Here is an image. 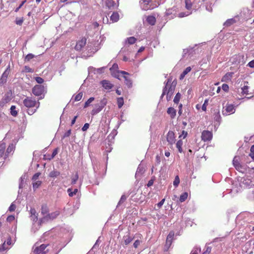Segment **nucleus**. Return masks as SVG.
Returning <instances> with one entry per match:
<instances>
[{"instance_id":"2","label":"nucleus","mask_w":254,"mask_h":254,"mask_svg":"<svg viewBox=\"0 0 254 254\" xmlns=\"http://www.w3.org/2000/svg\"><path fill=\"white\" fill-rule=\"evenodd\" d=\"M60 214L59 211H56L54 212L49 213L47 215L43 216L41 219L39 220V224L41 225L43 223L48 221L51 220H53L56 218Z\"/></svg>"},{"instance_id":"32","label":"nucleus","mask_w":254,"mask_h":254,"mask_svg":"<svg viewBox=\"0 0 254 254\" xmlns=\"http://www.w3.org/2000/svg\"><path fill=\"white\" fill-rule=\"evenodd\" d=\"M60 175V172L57 171H53L49 174V176L51 178H55Z\"/></svg>"},{"instance_id":"41","label":"nucleus","mask_w":254,"mask_h":254,"mask_svg":"<svg viewBox=\"0 0 254 254\" xmlns=\"http://www.w3.org/2000/svg\"><path fill=\"white\" fill-rule=\"evenodd\" d=\"M181 94L180 93H178L176 95V96H175V98L174 99V103H176V104H178L179 103L180 99H181Z\"/></svg>"},{"instance_id":"34","label":"nucleus","mask_w":254,"mask_h":254,"mask_svg":"<svg viewBox=\"0 0 254 254\" xmlns=\"http://www.w3.org/2000/svg\"><path fill=\"white\" fill-rule=\"evenodd\" d=\"M10 114L14 117H16L17 115V112L16 110V107L15 106H12L10 107Z\"/></svg>"},{"instance_id":"58","label":"nucleus","mask_w":254,"mask_h":254,"mask_svg":"<svg viewBox=\"0 0 254 254\" xmlns=\"http://www.w3.org/2000/svg\"><path fill=\"white\" fill-rule=\"evenodd\" d=\"M222 88L224 91H228L229 90V86L227 84H223L222 85Z\"/></svg>"},{"instance_id":"5","label":"nucleus","mask_w":254,"mask_h":254,"mask_svg":"<svg viewBox=\"0 0 254 254\" xmlns=\"http://www.w3.org/2000/svg\"><path fill=\"white\" fill-rule=\"evenodd\" d=\"M45 91V88L42 85H36L32 88V93L36 96H41Z\"/></svg>"},{"instance_id":"23","label":"nucleus","mask_w":254,"mask_h":254,"mask_svg":"<svg viewBox=\"0 0 254 254\" xmlns=\"http://www.w3.org/2000/svg\"><path fill=\"white\" fill-rule=\"evenodd\" d=\"M123 239H124V244L126 245H127L128 244H129L131 242V241L133 240V238H131L129 235H127V236H125L123 237Z\"/></svg>"},{"instance_id":"42","label":"nucleus","mask_w":254,"mask_h":254,"mask_svg":"<svg viewBox=\"0 0 254 254\" xmlns=\"http://www.w3.org/2000/svg\"><path fill=\"white\" fill-rule=\"evenodd\" d=\"M94 100V97H90L88 100L85 103L84 108H87L90 105V104Z\"/></svg>"},{"instance_id":"12","label":"nucleus","mask_w":254,"mask_h":254,"mask_svg":"<svg viewBox=\"0 0 254 254\" xmlns=\"http://www.w3.org/2000/svg\"><path fill=\"white\" fill-rule=\"evenodd\" d=\"M233 164L236 170L239 171H242L243 169V167L241 165L239 162V157L238 156H235L233 160Z\"/></svg>"},{"instance_id":"49","label":"nucleus","mask_w":254,"mask_h":254,"mask_svg":"<svg viewBox=\"0 0 254 254\" xmlns=\"http://www.w3.org/2000/svg\"><path fill=\"white\" fill-rule=\"evenodd\" d=\"M41 175V173L40 172H37L36 173H35L32 177V180L33 181H36L39 177Z\"/></svg>"},{"instance_id":"43","label":"nucleus","mask_w":254,"mask_h":254,"mask_svg":"<svg viewBox=\"0 0 254 254\" xmlns=\"http://www.w3.org/2000/svg\"><path fill=\"white\" fill-rule=\"evenodd\" d=\"M127 197L126 196V195H125L124 194L122 195L120 198V200H119V201L118 203V205H120L121 204H122L123 203H124L127 199Z\"/></svg>"},{"instance_id":"3","label":"nucleus","mask_w":254,"mask_h":254,"mask_svg":"<svg viewBox=\"0 0 254 254\" xmlns=\"http://www.w3.org/2000/svg\"><path fill=\"white\" fill-rule=\"evenodd\" d=\"M24 105L27 108H32L36 107L38 108L39 106V102H37L36 101L33 99L32 97H26L23 101Z\"/></svg>"},{"instance_id":"1","label":"nucleus","mask_w":254,"mask_h":254,"mask_svg":"<svg viewBox=\"0 0 254 254\" xmlns=\"http://www.w3.org/2000/svg\"><path fill=\"white\" fill-rule=\"evenodd\" d=\"M168 82L169 81L166 83L161 95V97H163L165 95H166V99L168 101L171 99L175 89V88L171 85L169 84Z\"/></svg>"},{"instance_id":"47","label":"nucleus","mask_w":254,"mask_h":254,"mask_svg":"<svg viewBox=\"0 0 254 254\" xmlns=\"http://www.w3.org/2000/svg\"><path fill=\"white\" fill-rule=\"evenodd\" d=\"M191 12H187V13L186 12H182L179 13L178 16L180 18H182L187 16L189 15L190 14H191Z\"/></svg>"},{"instance_id":"27","label":"nucleus","mask_w":254,"mask_h":254,"mask_svg":"<svg viewBox=\"0 0 254 254\" xmlns=\"http://www.w3.org/2000/svg\"><path fill=\"white\" fill-rule=\"evenodd\" d=\"M188 197V192H184L180 195L179 200L181 202H184L187 199Z\"/></svg>"},{"instance_id":"37","label":"nucleus","mask_w":254,"mask_h":254,"mask_svg":"<svg viewBox=\"0 0 254 254\" xmlns=\"http://www.w3.org/2000/svg\"><path fill=\"white\" fill-rule=\"evenodd\" d=\"M42 182L40 181H38L36 182L33 183L32 186L34 190L38 189L41 185Z\"/></svg>"},{"instance_id":"9","label":"nucleus","mask_w":254,"mask_h":254,"mask_svg":"<svg viewBox=\"0 0 254 254\" xmlns=\"http://www.w3.org/2000/svg\"><path fill=\"white\" fill-rule=\"evenodd\" d=\"M212 133L208 130H203L201 133V139L204 141H209L212 138Z\"/></svg>"},{"instance_id":"44","label":"nucleus","mask_w":254,"mask_h":254,"mask_svg":"<svg viewBox=\"0 0 254 254\" xmlns=\"http://www.w3.org/2000/svg\"><path fill=\"white\" fill-rule=\"evenodd\" d=\"M78 179V173H76L75 176L71 178V184L74 185L76 184L77 181Z\"/></svg>"},{"instance_id":"10","label":"nucleus","mask_w":254,"mask_h":254,"mask_svg":"<svg viewBox=\"0 0 254 254\" xmlns=\"http://www.w3.org/2000/svg\"><path fill=\"white\" fill-rule=\"evenodd\" d=\"M47 246L48 245L42 244L39 247H36L33 252L35 254H46V251L45 249Z\"/></svg>"},{"instance_id":"45","label":"nucleus","mask_w":254,"mask_h":254,"mask_svg":"<svg viewBox=\"0 0 254 254\" xmlns=\"http://www.w3.org/2000/svg\"><path fill=\"white\" fill-rule=\"evenodd\" d=\"M249 156L254 161V145H252L251 147Z\"/></svg>"},{"instance_id":"38","label":"nucleus","mask_w":254,"mask_h":254,"mask_svg":"<svg viewBox=\"0 0 254 254\" xmlns=\"http://www.w3.org/2000/svg\"><path fill=\"white\" fill-rule=\"evenodd\" d=\"M235 22V20L234 19H229L224 23L226 26H229Z\"/></svg>"},{"instance_id":"50","label":"nucleus","mask_w":254,"mask_h":254,"mask_svg":"<svg viewBox=\"0 0 254 254\" xmlns=\"http://www.w3.org/2000/svg\"><path fill=\"white\" fill-rule=\"evenodd\" d=\"M8 249V247H6L5 242H4L0 246V251H4Z\"/></svg>"},{"instance_id":"26","label":"nucleus","mask_w":254,"mask_h":254,"mask_svg":"<svg viewBox=\"0 0 254 254\" xmlns=\"http://www.w3.org/2000/svg\"><path fill=\"white\" fill-rule=\"evenodd\" d=\"M183 141L181 140H178L176 143V147L178 149V151L180 153H182L183 152L182 145H183Z\"/></svg>"},{"instance_id":"64","label":"nucleus","mask_w":254,"mask_h":254,"mask_svg":"<svg viewBox=\"0 0 254 254\" xmlns=\"http://www.w3.org/2000/svg\"><path fill=\"white\" fill-rule=\"evenodd\" d=\"M70 134H71V130L69 129L64 134V137H68Z\"/></svg>"},{"instance_id":"16","label":"nucleus","mask_w":254,"mask_h":254,"mask_svg":"<svg viewBox=\"0 0 254 254\" xmlns=\"http://www.w3.org/2000/svg\"><path fill=\"white\" fill-rule=\"evenodd\" d=\"M233 74L234 73L232 72H227L222 77V81L224 82H228L229 81H230L231 80Z\"/></svg>"},{"instance_id":"48","label":"nucleus","mask_w":254,"mask_h":254,"mask_svg":"<svg viewBox=\"0 0 254 254\" xmlns=\"http://www.w3.org/2000/svg\"><path fill=\"white\" fill-rule=\"evenodd\" d=\"M34 55L32 54H28L25 58V61H29L34 58Z\"/></svg>"},{"instance_id":"22","label":"nucleus","mask_w":254,"mask_h":254,"mask_svg":"<svg viewBox=\"0 0 254 254\" xmlns=\"http://www.w3.org/2000/svg\"><path fill=\"white\" fill-rule=\"evenodd\" d=\"M146 21L149 24L154 25L156 23V18L153 16H148L146 18Z\"/></svg>"},{"instance_id":"8","label":"nucleus","mask_w":254,"mask_h":254,"mask_svg":"<svg viewBox=\"0 0 254 254\" xmlns=\"http://www.w3.org/2000/svg\"><path fill=\"white\" fill-rule=\"evenodd\" d=\"M87 39L85 37H82L78 40L75 46V50L76 51H81L82 49L85 46Z\"/></svg>"},{"instance_id":"60","label":"nucleus","mask_w":254,"mask_h":254,"mask_svg":"<svg viewBox=\"0 0 254 254\" xmlns=\"http://www.w3.org/2000/svg\"><path fill=\"white\" fill-rule=\"evenodd\" d=\"M26 0H24L22 1L19 6L15 9V12H17L19 9L23 6V5L26 2Z\"/></svg>"},{"instance_id":"61","label":"nucleus","mask_w":254,"mask_h":254,"mask_svg":"<svg viewBox=\"0 0 254 254\" xmlns=\"http://www.w3.org/2000/svg\"><path fill=\"white\" fill-rule=\"evenodd\" d=\"M191 69L190 66H188L184 70L183 72L184 74H187L191 70Z\"/></svg>"},{"instance_id":"6","label":"nucleus","mask_w":254,"mask_h":254,"mask_svg":"<svg viewBox=\"0 0 254 254\" xmlns=\"http://www.w3.org/2000/svg\"><path fill=\"white\" fill-rule=\"evenodd\" d=\"M106 99L104 98L102 100H101L100 102V105H96L97 108L92 110V114H96L100 112L103 109V108L106 105Z\"/></svg>"},{"instance_id":"51","label":"nucleus","mask_w":254,"mask_h":254,"mask_svg":"<svg viewBox=\"0 0 254 254\" xmlns=\"http://www.w3.org/2000/svg\"><path fill=\"white\" fill-rule=\"evenodd\" d=\"M172 242L171 241H166V244H165V251H167L169 249V248H170V247L171 246V245H172Z\"/></svg>"},{"instance_id":"21","label":"nucleus","mask_w":254,"mask_h":254,"mask_svg":"<svg viewBox=\"0 0 254 254\" xmlns=\"http://www.w3.org/2000/svg\"><path fill=\"white\" fill-rule=\"evenodd\" d=\"M119 19V15L118 12H114L111 15L110 17V20L112 21L113 22H116L118 21Z\"/></svg>"},{"instance_id":"40","label":"nucleus","mask_w":254,"mask_h":254,"mask_svg":"<svg viewBox=\"0 0 254 254\" xmlns=\"http://www.w3.org/2000/svg\"><path fill=\"white\" fill-rule=\"evenodd\" d=\"M83 96L82 92L78 93L75 97H74V101H80Z\"/></svg>"},{"instance_id":"24","label":"nucleus","mask_w":254,"mask_h":254,"mask_svg":"<svg viewBox=\"0 0 254 254\" xmlns=\"http://www.w3.org/2000/svg\"><path fill=\"white\" fill-rule=\"evenodd\" d=\"M49 208L46 204H43L41 206V214L42 215H47L49 214Z\"/></svg>"},{"instance_id":"52","label":"nucleus","mask_w":254,"mask_h":254,"mask_svg":"<svg viewBox=\"0 0 254 254\" xmlns=\"http://www.w3.org/2000/svg\"><path fill=\"white\" fill-rule=\"evenodd\" d=\"M211 251V247H207L206 250L204 251L202 254H210Z\"/></svg>"},{"instance_id":"53","label":"nucleus","mask_w":254,"mask_h":254,"mask_svg":"<svg viewBox=\"0 0 254 254\" xmlns=\"http://www.w3.org/2000/svg\"><path fill=\"white\" fill-rule=\"evenodd\" d=\"M35 80L39 84H42L44 82V79L41 77H36Z\"/></svg>"},{"instance_id":"57","label":"nucleus","mask_w":254,"mask_h":254,"mask_svg":"<svg viewBox=\"0 0 254 254\" xmlns=\"http://www.w3.org/2000/svg\"><path fill=\"white\" fill-rule=\"evenodd\" d=\"M15 219V217L13 215H9L7 217L6 220L8 222H12Z\"/></svg>"},{"instance_id":"30","label":"nucleus","mask_w":254,"mask_h":254,"mask_svg":"<svg viewBox=\"0 0 254 254\" xmlns=\"http://www.w3.org/2000/svg\"><path fill=\"white\" fill-rule=\"evenodd\" d=\"M117 104L119 108H121L124 104V101L123 97H119L117 98Z\"/></svg>"},{"instance_id":"39","label":"nucleus","mask_w":254,"mask_h":254,"mask_svg":"<svg viewBox=\"0 0 254 254\" xmlns=\"http://www.w3.org/2000/svg\"><path fill=\"white\" fill-rule=\"evenodd\" d=\"M58 148H57L53 150V153H52V155H51V156L50 157L47 158V159L49 160L53 159L55 157V156L58 154Z\"/></svg>"},{"instance_id":"29","label":"nucleus","mask_w":254,"mask_h":254,"mask_svg":"<svg viewBox=\"0 0 254 254\" xmlns=\"http://www.w3.org/2000/svg\"><path fill=\"white\" fill-rule=\"evenodd\" d=\"M67 192H68V195L69 196L72 197L73 195H75L77 191L78 190L77 189H75L73 191H72V189L70 188H69L67 189Z\"/></svg>"},{"instance_id":"11","label":"nucleus","mask_w":254,"mask_h":254,"mask_svg":"<svg viewBox=\"0 0 254 254\" xmlns=\"http://www.w3.org/2000/svg\"><path fill=\"white\" fill-rule=\"evenodd\" d=\"M167 140L168 143L173 145L175 141V136L174 132L172 130H169L167 134Z\"/></svg>"},{"instance_id":"4","label":"nucleus","mask_w":254,"mask_h":254,"mask_svg":"<svg viewBox=\"0 0 254 254\" xmlns=\"http://www.w3.org/2000/svg\"><path fill=\"white\" fill-rule=\"evenodd\" d=\"M118 72L123 75V77L125 79V83L127 87L131 88L132 86V82L131 79L129 77V74L123 70L119 71Z\"/></svg>"},{"instance_id":"25","label":"nucleus","mask_w":254,"mask_h":254,"mask_svg":"<svg viewBox=\"0 0 254 254\" xmlns=\"http://www.w3.org/2000/svg\"><path fill=\"white\" fill-rule=\"evenodd\" d=\"M136 39L134 37H130L127 38L126 40V43L129 45H132L135 43Z\"/></svg>"},{"instance_id":"63","label":"nucleus","mask_w":254,"mask_h":254,"mask_svg":"<svg viewBox=\"0 0 254 254\" xmlns=\"http://www.w3.org/2000/svg\"><path fill=\"white\" fill-rule=\"evenodd\" d=\"M248 66L252 68H254V60L250 62L248 64Z\"/></svg>"},{"instance_id":"14","label":"nucleus","mask_w":254,"mask_h":254,"mask_svg":"<svg viewBox=\"0 0 254 254\" xmlns=\"http://www.w3.org/2000/svg\"><path fill=\"white\" fill-rule=\"evenodd\" d=\"M15 150V146L13 144L11 143L10 144L8 147L7 148L6 151L4 155V159L5 160L9 155V154L11 153L14 152V150Z\"/></svg>"},{"instance_id":"19","label":"nucleus","mask_w":254,"mask_h":254,"mask_svg":"<svg viewBox=\"0 0 254 254\" xmlns=\"http://www.w3.org/2000/svg\"><path fill=\"white\" fill-rule=\"evenodd\" d=\"M167 112L169 115H170L171 118L172 119L174 118L176 115V111L174 108L172 107L169 108Z\"/></svg>"},{"instance_id":"33","label":"nucleus","mask_w":254,"mask_h":254,"mask_svg":"<svg viewBox=\"0 0 254 254\" xmlns=\"http://www.w3.org/2000/svg\"><path fill=\"white\" fill-rule=\"evenodd\" d=\"M201 249L199 247H194L191 251L190 254H200Z\"/></svg>"},{"instance_id":"20","label":"nucleus","mask_w":254,"mask_h":254,"mask_svg":"<svg viewBox=\"0 0 254 254\" xmlns=\"http://www.w3.org/2000/svg\"><path fill=\"white\" fill-rule=\"evenodd\" d=\"M105 4L108 8L111 9L115 6L116 3L114 0H107Z\"/></svg>"},{"instance_id":"15","label":"nucleus","mask_w":254,"mask_h":254,"mask_svg":"<svg viewBox=\"0 0 254 254\" xmlns=\"http://www.w3.org/2000/svg\"><path fill=\"white\" fill-rule=\"evenodd\" d=\"M102 86L107 90L111 89L113 87V84H112L109 81L107 80H103L101 81Z\"/></svg>"},{"instance_id":"13","label":"nucleus","mask_w":254,"mask_h":254,"mask_svg":"<svg viewBox=\"0 0 254 254\" xmlns=\"http://www.w3.org/2000/svg\"><path fill=\"white\" fill-rule=\"evenodd\" d=\"M30 218L33 222H36L38 220V214L34 208H31L30 210Z\"/></svg>"},{"instance_id":"36","label":"nucleus","mask_w":254,"mask_h":254,"mask_svg":"<svg viewBox=\"0 0 254 254\" xmlns=\"http://www.w3.org/2000/svg\"><path fill=\"white\" fill-rule=\"evenodd\" d=\"M180 181L179 176H176L175 178L174 181L173 182V185L175 188H177L179 184H180Z\"/></svg>"},{"instance_id":"17","label":"nucleus","mask_w":254,"mask_h":254,"mask_svg":"<svg viewBox=\"0 0 254 254\" xmlns=\"http://www.w3.org/2000/svg\"><path fill=\"white\" fill-rule=\"evenodd\" d=\"M226 111L227 113H229L230 114H233L235 113V106L233 104H228L226 106Z\"/></svg>"},{"instance_id":"31","label":"nucleus","mask_w":254,"mask_h":254,"mask_svg":"<svg viewBox=\"0 0 254 254\" xmlns=\"http://www.w3.org/2000/svg\"><path fill=\"white\" fill-rule=\"evenodd\" d=\"M249 87L248 85H244L242 88V93L243 95H248L249 94Z\"/></svg>"},{"instance_id":"62","label":"nucleus","mask_w":254,"mask_h":254,"mask_svg":"<svg viewBox=\"0 0 254 254\" xmlns=\"http://www.w3.org/2000/svg\"><path fill=\"white\" fill-rule=\"evenodd\" d=\"M187 135H188L187 132L185 130H183L182 132V134L180 135L179 137L183 136V138H185V137H186Z\"/></svg>"},{"instance_id":"59","label":"nucleus","mask_w":254,"mask_h":254,"mask_svg":"<svg viewBox=\"0 0 254 254\" xmlns=\"http://www.w3.org/2000/svg\"><path fill=\"white\" fill-rule=\"evenodd\" d=\"M208 104V101L207 100H205L202 106V110L204 111H205L206 110V107Z\"/></svg>"},{"instance_id":"7","label":"nucleus","mask_w":254,"mask_h":254,"mask_svg":"<svg viewBox=\"0 0 254 254\" xmlns=\"http://www.w3.org/2000/svg\"><path fill=\"white\" fill-rule=\"evenodd\" d=\"M10 71V67L8 66L4 72L2 73L0 78V86L2 85L3 84L6 83L7 78L9 74Z\"/></svg>"},{"instance_id":"56","label":"nucleus","mask_w":254,"mask_h":254,"mask_svg":"<svg viewBox=\"0 0 254 254\" xmlns=\"http://www.w3.org/2000/svg\"><path fill=\"white\" fill-rule=\"evenodd\" d=\"M89 127V124L88 123H85L83 127H82V130L83 131H86Z\"/></svg>"},{"instance_id":"18","label":"nucleus","mask_w":254,"mask_h":254,"mask_svg":"<svg viewBox=\"0 0 254 254\" xmlns=\"http://www.w3.org/2000/svg\"><path fill=\"white\" fill-rule=\"evenodd\" d=\"M5 149V143L2 142H0V158L4 156Z\"/></svg>"},{"instance_id":"46","label":"nucleus","mask_w":254,"mask_h":254,"mask_svg":"<svg viewBox=\"0 0 254 254\" xmlns=\"http://www.w3.org/2000/svg\"><path fill=\"white\" fill-rule=\"evenodd\" d=\"M16 208V205L13 202H12L11 204V205H10V206L9 207L8 210L10 212H13V211H15Z\"/></svg>"},{"instance_id":"55","label":"nucleus","mask_w":254,"mask_h":254,"mask_svg":"<svg viewBox=\"0 0 254 254\" xmlns=\"http://www.w3.org/2000/svg\"><path fill=\"white\" fill-rule=\"evenodd\" d=\"M165 198L162 199L159 203L157 204V206L158 209L160 208L165 202Z\"/></svg>"},{"instance_id":"54","label":"nucleus","mask_w":254,"mask_h":254,"mask_svg":"<svg viewBox=\"0 0 254 254\" xmlns=\"http://www.w3.org/2000/svg\"><path fill=\"white\" fill-rule=\"evenodd\" d=\"M141 241L139 240H136L134 243H133V247L134 248L136 249L138 247L139 245L141 244Z\"/></svg>"},{"instance_id":"28","label":"nucleus","mask_w":254,"mask_h":254,"mask_svg":"<svg viewBox=\"0 0 254 254\" xmlns=\"http://www.w3.org/2000/svg\"><path fill=\"white\" fill-rule=\"evenodd\" d=\"M192 3L191 0H185V7L188 10H190L192 8Z\"/></svg>"},{"instance_id":"35","label":"nucleus","mask_w":254,"mask_h":254,"mask_svg":"<svg viewBox=\"0 0 254 254\" xmlns=\"http://www.w3.org/2000/svg\"><path fill=\"white\" fill-rule=\"evenodd\" d=\"M174 236V232L173 231H171L169 233L168 235L167 236L166 240L167 241H173V238Z\"/></svg>"}]
</instances>
